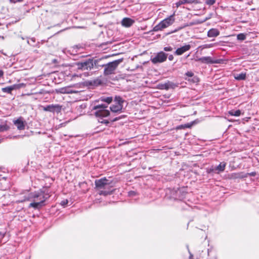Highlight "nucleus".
Here are the masks:
<instances>
[{"instance_id":"obj_1","label":"nucleus","mask_w":259,"mask_h":259,"mask_svg":"<svg viewBox=\"0 0 259 259\" xmlns=\"http://www.w3.org/2000/svg\"><path fill=\"white\" fill-rule=\"evenodd\" d=\"M101 101L106 103L95 105L93 107V110L95 111L94 114L97 117H98V121L107 125L109 123V120L104 119L103 117H107L110 115V111L106 108L108 107V104L112 102L113 99L111 97H102Z\"/></svg>"},{"instance_id":"obj_2","label":"nucleus","mask_w":259,"mask_h":259,"mask_svg":"<svg viewBox=\"0 0 259 259\" xmlns=\"http://www.w3.org/2000/svg\"><path fill=\"white\" fill-rule=\"evenodd\" d=\"M111 183L105 177L100 179L96 180L95 184L96 188L100 190L99 194L100 195L107 196L110 195L113 192V190L111 189Z\"/></svg>"},{"instance_id":"obj_3","label":"nucleus","mask_w":259,"mask_h":259,"mask_svg":"<svg viewBox=\"0 0 259 259\" xmlns=\"http://www.w3.org/2000/svg\"><path fill=\"white\" fill-rule=\"evenodd\" d=\"M76 65L78 71L83 72L84 76L87 77L93 74V72L91 71L93 69L92 58H88L78 62L76 63Z\"/></svg>"},{"instance_id":"obj_4","label":"nucleus","mask_w":259,"mask_h":259,"mask_svg":"<svg viewBox=\"0 0 259 259\" xmlns=\"http://www.w3.org/2000/svg\"><path fill=\"white\" fill-rule=\"evenodd\" d=\"M123 61L122 59H119L109 62L107 64H103L102 67H104V74L105 76L109 75L115 73V71L119 64Z\"/></svg>"},{"instance_id":"obj_5","label":"nucleus","mask_w":259,"mask_h":259,"mask_svg":"<svg viewBox=\"0 0 259 259\" xmlns=\"http://www.w3.org/2000/svg\"><path fill=\"white\" fill-rule=\"evenodd\" d=\"M175 15H171L169 17L163 19L160 21L157 25L155 26L153 28V31H158L162 30L163 29L171 25L175 22Z\"/></svg>"},{"instance_id":"obj_6","label":"nucleus","mask_w":259,"mask_h":259,"mask_svg":"<svg viewBox=\"0 0 259 259\" xmlns=\"http://www.w3.org/2000/svg\"><path fill=\"white\" fill-rule=\"evenodd\" d=\"M124 100L120 96H116L113 103L110 107V109L113 113H120L123 108Z\"/></svg>"},{"instance_id":"obj_7","label":"nucleus","mask_w":259,"mask_h":259,"mask_svg":"<svg viewBox=\"0 0 259 259\" xmlns=\"http://www.w3.org/2000/svg\"><path fill=\"white\" fill-rule=\"evenodd\" d=\"M51 196L50 192L48 188L40 189L39 191L34 192L31 194L30 197L33 199L40 197L41 199H45V201Z\"/></svg>"},{"instance_id":"obj_8","label":"nucleus","mask_w":259,"mask_h":259,"mask_svg":"<svg viewBox=\"0 0 259 259\" xmlns=\"http://www.w3.org/2000/svg\"><path fill=\"white\" fill-rule=\"evenodd\" d=\"M167 58V54L161 51L157 53L155 56H151L150 60L153 64H156L164 62L166 60Z\"/></svg>"},{"instance_id":"obj_9","label":"nucleus","mask_w":259,"mask_h":259,"mask_svg":"<svg viewBox=\"0 0 259 259\" xmlns=\"http://www.w3.org/2000/svg\"><path fill=\"white\" fill-rule=\"evenodd\" d=\"M43 110L45 111L58 113L61 110V106L58 104H51L44 106Z\"/></svg>"},{"instance_id":"obj_10","label":"nucleus","mask_w":259,"mask_h":259,"mask_svg":"<svg viewBox=\"0 0 259 259\" xmlns=\"http://www.w3.org/2000/svg\"><path fill=\"white\" fill-rule=\"evenodd\" d=\"M195 61L205 64H214L219 63L218 60L213 59L210 56L197 58L195 59Z\"/></svg>"},{"instance_id":"obj_11","label":"nucleus","mask_w":259,"mask_h":259,"mask_svg":"<svg viewBox=\"0 0 259 259\" xmlns=\"http://www.w3.org/2000/svg\"><path fill=\"white\" fill-rule=\"evenodd\" d=\"M171 194L173 196L172 198L176 200H182L186 194V193L183 191L182 189H178L177 190H172Z\"/></svg>"},{"instance_id":"obj_12","label":"nucleus","mask_w":259,"mask_h":259,"mask_svg":"<svg viewBox=\"0 0 259 259\" xmlns=\"http://www.w3.org/2000/svg\"><path fill=\"white\" fill-rule=\"evenodd\" d=\"M191 49V46L189 44L185 45L179 48H178L174 52V54L177 56H180L184 53L189 51Z\"/></svg>"},{"instance_id":"obj_13","label":"nucleus","mask_w":259,"mask_h":259,"mask_svg":"<svg viewBox=\"0 0 259 259\" xmlns=\"http://www.w3.org/2000/svg\"><path fill=\"white\" fill-rule=\"evenodd\" d=\"M45 199H41L40 198V201L38 202H33L30 203L29 207H33L34 209H39L45 205Z\"/></svg>"},{"instance_id":"obj_14","label":"nucleus","mask_w":259,"mask_h":259,"mask_svg":"<svg viewBox=\"0 0 259 259\" xmlns=\"http://www.w3.org/2000/svg\"><path fill=\"white\" fill-rule=\"evenodd\" d=\"M159 85L160 89L166 90H168L169 89H174L176 87V84L174 83L169 81L164 83L160 84Z\"/></svg>"},{"instance_id":"obj_15","label":"nucleus","mask_w":259,"mask_h":259,"mask_svg":"<svg viewBox=\"0 0 259 259\" xmlns=\"http://www.w3.org/2000/svg\"><path fill=\"white\" fill-rule=\"evenodd\" d=\"M134 23L135 20L127 17L124 18L121 22V25L125 27H131Z\"/></svg>"},{"instance_id":"obj_16","label":"nucleus","mask_w":259,"mask_h":259,"mask_svg":"<svg viewBox=\"0 0 259 259\" xmlns=\"http://www.w3.org/2000/svg\"><path fill=\"white\" fill-rule=\"evenodd\" d=\"M14 124L19 130H24L25 129V123L21 118H19L15 120L14 121Z\"/></svg>"},{"instance_id":"obj_17","label":"nucleus","mask_w":259,"mask_h":259,"mask_svg":"<svg viewBox=\"0 0 259 259\" xmlns=\"http://www.w3.org/2000/svg\"><path fill=\"white\" fill-rule=\"evenodd\" d=\"M220 34V31L217 28H211L207 32V36L209 37H217Z\"/></svg>"},{"instance_id":"obj_18","label":"nucleus","mask_w":259,"mask_h":259,"mask_svg":"<svg viewBox=\"0 0 259 259\" xmlns=\"http://www.w3.org/2000/svg\"><path fill=\"white\" fill-rule=\"evenodd\" d=\"M226 166V163L224 162H221L219 165L214 166L215 170L217 171V174H219L225 170Z\"/></svg>"},{"instance_id":"obj_19","label":"nucleus","mask_w":259,"mask_h":259,"mask_svg":"<svg viewBox=\"0 0 259 259\" xmlns=\"http://www.w3.org/2000/svg\"><path fill=\"white\" fill-rule=\"evenodd\" d=\"M194 123V122H191L190 123H187L184 124H181L180 125H178L177 127V130H183L187 128H191L192 126L193 125Z\"/></svg>"},{"instance_id":"obj_20","label":"nucleus","mask_w":259,"mask_h":259,"mask_svg":"<svg viewBox=\"0 0 259 259\" xmlns=\"http://www.w3.org/2000/svg\"><path fill=\"white\" fill-rule=\"evenodd\" d=\"M246 73H241L234 75V78L237 80H245L246 79Z\"/></svg>"},{"instance_id":"obj_21","label":"nucleus","mask_w":259,"mask_h":259,"mask_svg":"<svg viewBox=\"0 0 259 259\" xmlns=\"http://www.w3.org/2000/svg\"><path fill=\"white\" fill-rule=\"evenodd\" d=\"M228 114L231 116H239L241 115V111L240 110H232L228 111Z\"/></svg>"},{"instance_id":"obj_22","label":"nucleus","mask_w":259,"mask_h":259,"mask_svg":"<svg viewBox=\"0 0 259 259\" xmlns=\"http://www.w3.org/2000/svg\"><path fill=\"white\" fill-rule=\"evenodd\" d=\"M13 90H14V89H13L12 85L7 87H5V88H3L2 89V91L4 93H7L10 94H11L12 91H13Z\"/></svg>"},{"instance_id":"obj_23","label":"nucleus","mask_w":259,"mask_h":259,"mask_svg":"<svg viewBox=\"0 0 259 259\" xmlns=\"http://www.w3.org/2000/svg\"><path fill=\"white\" fill-rule=\"evenodd\" d=\"M81 48V47L80 45L75 46L73 47L72 48H71L70 50L67 51V53L70 54H75L77 52L76 49H79Z\"/></svg>"},{"instance_id":"obj_24","label":"nucleus","mask_w":259,"mask_h":259,"mask_svg":"<svg viewBox=\"0 0 259 259\" xmlns=\"http://www.w3.org/2000/svg\"><path fill=\"white\" fill-rule=\"evenodd\" d=\"M206 172L208 174H211V175L213 174H217V171L215 170V167L214 166H211L210 167L207 168Z\"/></svg>"},{"instance_id":"obj_25","label":"nucleus","mask_w":259,"mask_h":259,"mask_svg":"<svg viewBox=\"0 0 259 259\" xmlns=\"http://www.w3.org/2000/svg\"><path fill=\"white\" fill-rule=\"evenodd\" d=\"M26 84L24 83H20L18 84H14L12 85L14 90L20 89L21 88L25 87Z\"/></svg>"},{"instance_id":"obj_26","label":"nucleus","mask_w":259,"mask_h":259,"mask_svg":"<svg viewBox=\"0 0 259 259\" xmlns=\"http://www.w3.org/2000/svg\"><path fill=\"white\" fill-rule=\"evenodd\" d=\"M100 61V60H99V59H97V60H94L93 59V67L94 66H95L96 68H98V67H99V66L102 67V65L99 64Z\"/></svg>"},{"instance_id":"obj_27","label":"nucleus","mask_w":259,"mask_h":259,"mask_svg":"<svg viewBox=\"0 0 259 259\" xmlns=\"http://www.w3.org/2000/svg\"><path fill=\"white\" fill-rule=\"evenodd\" d=\"M237 38L238 40H244L246 39V35L243 33H239L237 35Z\"/></svg>"},{"instance_id":"obj_28","label":"nucleus","mask_w":259,"mask_h":259,"mask_svg":"<svg viewBox=\"0 0 259 259\" xmlns=\"http://www.w3.org/2000/svg\"><path fill=\"white\" fill-rule=\"evenodd\" d=\"M126 116L125 115H122L121 116H118V117H116L114 118H113V119H111V118H109L110 120L111 121V122H114V121H116L117 120H119V119H122V118H123L124 117H125Z\"/></svg>"},{"instance_id":"obj_29","label":"nucleus","mask_w":259,"mask_h":259,"mask_svg":"<svg viewBox=\"0 0 259 259\" xmlns=\"http://www.w3.org/2000/svg\"><path fill=\"white\" fill-rule=\"evenodd\" d=\"M8 130V126L7 124H0V132L6 131Z\"/></svg>"},{"instance_id":"obj_30","label":"nucleus","mask_w":259,"mask_h":259,"mask_svg":"<svg viewBox=\"0 0 259 259\" xmlns=\"http://www.w3.org/2000/svg\"><path fill=\"white\" fill-rule=\"evenodd\" d=\"M193 1L192 0H182L179 2L180 4H192Z\"/></svg>"},{"instance_id":"obj_31","label":"nucleus","mask_w":259,"mask_h":259,"mask_svg":"<svg viewBox=\"0 0 259 259\" xmlns=\"http://www.w3.org/2000/svg\"><path fill=\"white\" fill-rule=\"evenodd\" d=\"M62 90H64V91L62 92V93H64L69 94V93H73L75 92V91H73L72 90H70V89H63Z\"/></svg>"},{"instance_id":"obj_32","label":"nucleus","mask_w":259,"mask_h":259,"mask_svg":"<svg viewBox=\"0 0 259 259\" xmlns=\"http://www.w3.org/2000/svg\"><path fill=\"white\" fill-rule=\"evenodd\" d=\"M215 2V0H206V4L208 5L211 6Z\"/></svg>"},{"instance_id":"obj_33","label":"nucleus","mask_w":259,"mask_h":259,"mask_svg":"<svg viewBox=\"0 0 259 259\" xmlns=\"http://www.w3.org/2000/svg\"><path fill=\"white\" fill-rule=\"evenodd\" d=\"M101 83H102V81L100 79H97L94 80L93 84L94 85H98L101 84Z\"/></svg>"},{"instance_id":"obj_34","label":"nucleus","mask_w":259,"mask_h":259,"mask_svg":"<svg viewBox=\"0 0 259 259\" xmlns=\"http://www.w3.org/2000/svg\"><path fill=\"white\" fill-rule=\"evenodd\" d=\"M173 50L172 48L170 46L165 47L163 48V50L165 52L172 51Z\"/></svg>"},{"instance_id":"obj_35","label":"nucleus","mask_w":259,"mask_h":259,"mask_svg":"<svg viewBox=\"0 0 259 259\" xmlns=\"http://www.w3.org/2000/svg\"><path fill=\"white\" fill-rule=\"evenodd\" d=\"M68 203V201L67 199L61 201V205L64 207H65Z\"/></svg>"},{"instance_id":"obj_36","label":"nucleus","mask_w":259,"mask_h":259,"mask_svg":"<svg viewBox=\"0 0 259 259\" xmlns=\"http://www.w3.org/2000/svg\"><path fill=\"white\" fill-rule=\"evenodd\" d=\"M185 75L188 77H193L194 73L191 71H188L185 73Z\"/></svg>"},{"instance_id":"obj_37","label":"nucleus","mask_w":259,"mask_h":259,"mask_svg":"<svg viewBox=\"0 0 259 259\" xmlns=\"http://www.w3.org/2000/svg\"><path fill=\"white\" fill-rule=\"evenodd\" d=\"M46 93V92L44 90H40L39 92H35L34 93H33V94H34V95H36V94H44Z\"/></svg>"},{"instance_id":"obj_38","label":"nucleus","mask_w":259,"mask_h":259,"mask_svg":"<svg viewBox=\"0 0 259 259\" xmlns=\"http://www.w3.org/2000/svg\"><path fill=\"white\" fill-rule=\"evenodd\" d=\"M23 1V0H10V2L12 3H16L17 2H21Z\"/></svg>"},{"instance_id":"obj_39","label":"nucleus","mask_w":259,"mask_h":259,"mask_svg":"<svg viewBox=\"0 0 259 259\" xmlns=\"http://www.w3.org/2000/svg\"><path fill=\"white\" fill-rule=\"evenodd\" d=\"M128 195L130 196H134V195H136V192L135 191H130L128 192Z\"/></svg>"},{"instance_id":"obj_40","label":"nucleus","mask_w":259,"mask_h":259,"mask_svg":"<svg viewBox=\"0 0 259 259\" xmlns=\"http://www.w3.org/2000/svg\"><path fill=\"white\" fill-rule=\"evenodd\" d=\"M187 249H188V252H189V254H190V258L191 259V258H192V257H193V254L191 253V252H190V250H189V246H188V245H187Z\"/></svg>"},{"instance_id":"obj_41","label":"nucleus","mask_w":259,"mask_h":259,"mask_svg":"<svg viewBox=\"0 0 259 259\" xmlns=\"http://www.w3.org/2000/svg\"><path fill=\"white\" fill-rule=\"evenodd\" d=\"M168 60H169V61H172V60H173V59H174V56H173V55H169V56H168Z\"/></svg>"},{"instance_id":"obj_42","label":"nucleus","mask_w":259,"mask_h":259,"mask_svg":"<svg viewBox=\"0 0 259 259\" xmlns=\"http://www.w3.org/2000/svg\"><path fill=\"white\" fill-rule=\"evenodd\" d=\"M5 234L0 231V239H2L4 238Z\"/></svg>"},{"instance_id":"obj_43","label":"nucleus","mask_w":259,"mask_h":259,"mask_svg":"<svg viewBox=\"0 0 259 259\" xmlns=\"http://www.w3.org/2000/svg\"><path fill=\"white\" fill-rule=\"evenodd\" d=\"M206 48H210V47H212L213 46V44H209V45H206Z\"/></svg>"},{"instance_id":"obj_44","label":"nucleus","mask_w":259,"mask_h":259,"mask_svg":"<svg viewBox=\"0 0 259 259\" xmlns=\"http://www.w3.org/2000/svg\"><path fill=\"white\" fill-rule=\"evenodd\" d=\"M34 199V201H36L38 202V201H40V197H38V198H35V199Z\"/></svg>"},{"instance_id":"obj_45","label":"nucleus","mask_w":259,"mask_h":259,"mask_svg":"<svg viewBox=\"0 0 259 259\" xmlns=\"http://www.w3.org/2000/svg\"><path fill=\"white\" fill-rule=\"evenodd\" d=\"M194 82H195V80H198V78L197 77H194Z\"/></svg>"},{"instance_id":"obj_46","label":"nucleus","mask_w":259,"mask_h":259,"mask_svg":"<svg viewBox=\"0 0 259 259\" xmlns=\"http://www.w3.org/2000/svg\"><path fill=\"white\" fill-rule=\"evenodd\" d=\"M177 30H178V29H176L174 31H173L172 32H175L177 31Z\"/></svg>"},{"instance_id":"obj_47","label":"nucleus","mask_w":259,"mask_h":259,"mask_svg":"<svg viewBox=\"0 0 259 259\" xmlns=\"http://www.w3.org/2000/svg\"><path fill=\"white\" fill-rule=\"evenodd\" d=\"M208 255L209 254V249H208Z\"/></svg>"},{"instance_id":"obj_48","label":"nucleus","mask_w":259,"mask_h":259,"mask_svg":"<svg viewBox=\"0 0 259 259\" xmlns=\"http://www.w3.org/2000/svg\"><path fill=\"white\" fill-rule=\"evenodd\" d=\"M32 41H34V38H32Z\"/></svg>"},{"instance_id":"obj_49","label":"nucleus","mask_w":259,"mask_h":259,"mask_svg":"<svg viewBox=\"0 0 259 259\" xmlns=\"http://www.w3.org/2000/svg\"><path fill=\"white\" fill-rule=\"evenodd\" d=\"M214 259H216V258L215 257Z\"/></svg>"}]
</instances>
